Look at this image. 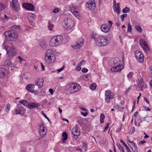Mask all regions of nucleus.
<instances>
[{
  "label": "nucleus",
  "instance_id": "54",
  "mask_svg": "<svg viewBox=\"0 0 152 152\" xmlns=\"http://www.w3.org/2000/svg\"><path fill=\"white\" fill-rule=\"evenodd\" d=\"M90 88L92 90H94L96 89V86H89Z\"/></svg>",
  "mask_w": 152,
  "mask_h": 152
},
{
  "label": "nucleus",
  "instance_id": "51",
  "mask_svg": "<svg viewBox=\"0 0 152 152\" xmlns=\"http://www.w3.org/2000/svg\"><path fill=\"white\" fill-rule=\"evenodd\" d=\"M88 71V69L86 68H84L83 69L81 70V71L83 73H86Z\"/></svg>",
  "mask_w": 152,
  "mask_h": 152
},
{
  "label": "nucleus",
  "instance_id": "33",
  "mask_svg": "<svg viewBox=\"0 0 152 152\" xmlns=\"http://www.w3.org/2000/svg\"><path fill=\"white\" fill-rule=\"evenodd\" d=\"M105 96V97H110V96L111 97V96H113V94L111 93L110 91L108 90L106 91Z\"/></svg>",
  "mask_w": 152,
  "mask_h": 152
},
{
  "label": "nucleus",
  "instance_id": "21",
  "mask_svg": "<svg viewBox=\"0 0 152 152\" xmlns=\"http://www.w3.org/2000/svg\"><path fill=\"white\" fill-rule=\"evenodd\" d=\"M15 114H20L23 115L25 113L24 109L21 107H18L15 110Z\"/></svg>",
  "mask_w": 152,
  "mask_h": 152
},
{
  "label": "nucleus",
  "instance_id": "5",
  "mask_svg": "<svg viewBox=\"0 0 152 152\" xmlns=\"http://www.w3.org/2000/svg\"><path fill=\"white\" fill-rule=\"evenodd\" d=\"M74 25V21L70 18H65L63 22V26L65 29L67 30L71 29Z\"/></svg>",
  "mask_w": 152,
  "mask_h": 152
},
{
  "label": "nucleus",
  "instance_id": "6",
  "mask_svg": "<svg viewBox=\"0 0 152 152\" xmlns=\"http://www.w3.org/2000/svg\"><path fill=\"white\" fill-rule=\"evenodd\" d=\"M3 48L6 50L7 55L10 57L13 56L16 54V49L13 46L4 45Z\"/></svg>",
  "mask_w": 152,
  "mask_h": 152
},
{
  "label": "nucleus",
  "instance_id": "10",
  "mask_svg": "<svg viewBox=\"0 0 152 152\" xmlns=\"http://www.w3.org/2000/svg\"><path fill=\"white\" fill-rule=\"evenodd\" d=\"M140 44L141 47L143 48L144 51L147 52L149 50L148 45L145 40L143 39H141L140 40Z\"/></svg>",
  "mask_w": 152,
  "mask_h": 152
},
{
  "label": "nucleus",
  "instance_id": "18",
  "mask_svg": "<svg viewBox=\"0 0 152 152\" xmlns=\"http://www.w3.org/2000/svg\"><path fill=\"white\" fill-rule=\"evenodd\" d=\"M123 67L122 65L119 64L112 67L110 70L112 72H119L121 71Z\"/></svg>",
  "mask_w": 152,
  "mask_h": 152
},
{
  "label": "nucleus",
  "instance_id": "29",
  "mask_svg": "<svg viewBox=\"0 0 152 152\" xmlns=\"http://www.w3.org/2000/svg\"><path fill=\"white\" fill-rule=\"evenodd\" d=\"M63 138L62 139L63 143H64L65 141L67 139L68 135L66 132H64L62 134Z\"/></svg>",
  "mask_w": 152,
  "mask_h": 152
},
{
  "label": "nucleus",
  "instance_id": "16",
  "mask_svg": "<svg viewBox=\"0 0 152 152\" xmlns=\"http://www.w3.org/2000/svg\"><path fill=\"white\" fill-rule=\"evenodd\" d=\"M84 40L82 38L79 39L77 42L76 44L72 46L74 49H78L82 47L83 44Z\"/></svg>",
  "mask_w": 152,
  "mask_h": 152
},
{
  "label": "nucleus",
  "instance_id": "15",
  "mask_svg": "<svg viewBox=\"0 0 152 152\" xmlns=\"http://www.w3.org/2000/svg\"><path fill=\"white\" fill-rule=\"evenodd\" d=\"M46 128L44 126V124H42L40 126V129L39 132L42 137H44L46 136V134L47 132L46 130V131L45 130Z\"/></svg>",
  "mask_w": 152,
  "mask_h": 152
},
{
  "label": "nucleus",
  "instance_id": "55",
  "mask_svg": "<svg viewBox=\"0 0 152 152\" xmlns=\"http://www.w3.org/2000/svg\"><path fill=\"white\" fill-rule=\"evenodd\" d=\"M120 141L121 142H122L123 143V145L125 147H126L127 146V145L125 143V142H124V141L123 140H120Z\"/></svg>",
  "mask_w": 152,
  "mask_h": 152
},
{
  "label": "nucleus",
  "instance_id": "37",
  "mask_svg": "<svg viewBox=\"0 0 152 152\" xmlns=\"http://www.w3.org/2000/svg\"><path fill=\"white\" fill-rule=\"evenodd\" d=\"M82 146H83L82 148H83V149H84L85 151H86V149L87 147V143L84 142H82Z\"/></svg>",
  "mask_w": 152,
  "mask_h": 152
},
{
  "label": "nucleus",
  "instance_id": "32",
  "mask_svg": "<svg viewBox=\"0 0 152 152\" xmlns=\"http://www.w3.org/2000/svg\"><path fill=\"white\" fill-rule=\"evenodd\" d=\"M81 77L84 80H87L90 79V76L89 75L86 74L81 76Z\"/></svg>",
  "mask_w": 152,
  "mask_h": 152
},
{
  "label": "nucleus",
  "instance_id": "49",
  "mask_svg": "<svg viewBox=\"0 0 152 152\" xmlns=\"http://www.w3.org/2000/svg\"><path fill=\"white\" fill-rule=\"evenodd\" d=\"M64 65L62 67L57 69V70L58 72V73L60 72L64 69Z\"/></svg>",
  "mask_w": 152,
  "mask_h": 152
},
{
  "label": "nucleus",
  "instance_id": "12",
  "mask_svg": "<svg viewBox=\"0 0 152 152\" xmlns=\"http://www.w3.org/2000/svg\"><path fill=\"white\" fill-rule=\"evenodd\" d=\"M10 4L12 8L16 11H18L20 9L19 4L17 0H12Z\"/></svg>",
  "mask_w": 152,
  "mask_h": 152
},
{
  "label": "nucleus",
  "instance_id": "28",
  "mask_svg": "<svg viewBox=\"0 0 152 152\" xmlns=\"http://www.w3.org/2000/svg\"><path fill=\"white\" fill-rule=\"evenodd\" d=\"M4 64L5 65L8 66L10 67L14 66L13 64L11 63V62L10 60H6L5 61Z\"/></svg>",
  "mask_w": 152,
  "mask_h": 152
},
{
  "label": "nucleus",
  "instance_id": "25",
  "mask_svg": "<svg viewBox=\"0 0 152 152\" xmlns=\"http://www.w3.org/2000/svg\"><path fill=\"white\" fill-rule=\"evenodd\" d=\"M44 80L42 78H39L35 81L36 86H43Z\"/></svg>",
  "mask_w": 152,
  "mask_h": 152
},
{
  "label": "nucleus",
  "instance_id": "47",
  "mask_svg": "<svg viewBox=\"0 0 152 152\" xmlns=\"http://www.w3.org/2000/svg\"><path fill=\"white\" fill-rule=\"evenodd\" d=\"M117 145L118 146V147L119 149L120 150L122 151L123 150V149H124L123 148V147L121 146V145L120 144H117Z\"/></svg>",
  "mask_w": 152,
  "mask_h": 152
},
{
  "label": "nucleus",
  "instance_id": "41",
  "mask_svg": "<svg viewBox=\"0 0 152 152\" xmlns=\"http://www.w3.org/2000/svg\"><path fill=\"white\" fill-rule=\"evenodd\" d=\"M54 27V25L53 24H51L50 23H48V27L49 30L50 31H52V29Z\"/></svg>",
  "mask_w": 152,
  "mask_h": 152
},
{
  "label": "nucleus",
  "instance_id": "4",
  "mask_svg": "<svg viewBox=\"0 0 152 152\" xmlns=\"http://www.w3.org/2000/svg\"><path fill=\"white\" fill-rule=\"evenodd\" d=\"M96 41V44L99 47L107 45L109 43L107 37L105 36H100Z\"/></svg>",
  "mask_w": 152,
  "mask_h": 152
},
{
  "label": "nucleus",
  "instance_id": "26",
  "mask_svg": "<svg viewBox=\"0 0 152 152\" xmlns=\"http://www.w3.org/2000/svg\"><path fill=\"white\" fill-rule=\"evenodd\" d=\"M137 83L138 86H143L144 82L142 78L141 77H139L137 80Z\"/></svg>",
  "mask_w": 152,
  "mask_h": 152
},
{
  "label": "nucleus",
  "instance_id": "62",
  "mask_svg": "<svg viewBox=\"0 0 152 152\" xmlns=\"http://www.w3.org/2000/svg\"><path fill=\"white\" fill-rule=\"evenodd\" d=\"M49 91L51 95H52L53 93V90L52 89H49Z\"/></svg>",
  "mask_w": 152,
  "mask_h": 152
},
{
  "label": "nucleus",
  "instance_id": "9",
  "mask_svg": "<svg viewBox=\"0 0 152 152\" xmlns=\"http://www.w3.org/2000/svg\"><path fill=\"white\" fill-rule=\"evenodd\" d=\"M134 55L136 59L140 63H142L144 61V55L139 50L135 51Z\"/></svg>",
  "mask_w": 152,
  "mask_h": 152
},
{
  "label": "nucleus",
  "instance_id": "2",
  "mask_svg": "<svg viewBox=\"0 0 152 152\" xmlns=\"http://www.w3.org/2000/svg\"><path fill=\"white\" fill-rule=\"evenodd\" d=\"M5 39L7 41H15L18 38V34L14 30H12L6 31L4 33Z\"/></svg>",
  "mask_w": 152,
  "mask_h": 152
},
{
  "label": "nucleus",
  "instance_id": "39",
  "mask_svg": "<svg viewBox=\"0 0 152 152\" xmlns=\"http://www.w3.org/2000/svg\"><path fill=\"white\" fill-rule=\"evenodd\" d=\"M113 98V96H111V97H105V101L107 103H108L110 102V99H112Z\"/></svg>",
  "mask_w": 152,
  "mask_h": 152
},
{
  "label": "nucleus",
  "instance_id": "45",
  "mask_svg": "<svg viewBox=\"0 0 152 152\" xmlns=\"http://www.w3.org/2000/svg\"><path fill=\"white\" fill-rule=\"evenodd\" d=\"M10 109V105L9 104H7L6 106V111L7 112H8Z\"/></svg>",
  "mask_w": 152,
  "mask_h": 152
},
{
  "label": "nucleus",
  "instance_id": "17",
  "mask_svg": "<svg viewBox=\"0 0 152 152\" xmlns=\"http://www.w3.org/2000/svg\"><path fill=\"white\" fill-rule=\"evenodd\" d=\"M86 6L91 10H94L95 8V3L94 0H91L86 3L85 4Z\"/></svg>",
  "mask_w": 152,
  "mask_h": 152
},
{
  "label": "nucleus",
  "instance_id": "50",
  "mask_svg": "<svg viewBox=\"0 0 152 152\" xmlns=\"http://www.w3.org/2000/svg\"><path fill=\"white\" fill-rule=\"evenodd\" d=\"M18 59L19 60V64H20L24 60V59L20 56L18 57Z\"/></svg>",
  "mask_w": 152,
  "mask_h": 152
},
{
  "label": "nucleus",
  "instance_id": "7",
  "mask_svg": "<svg viewBox=\"0 0 152 152\" xmlns=\"http://www.w3.org/2000/svg\"><path fill=\"white\" fill-rule=\"evenodd\" d=\"M19 103L22 104L25 107H28L30 109H32L34 108H37L40 106L39 104L37 103L30 102L28 103L27 101L25 100H22L19 101Z\"/></svg>",
  "mask_w": 152,
  "mask_h": 152
},
{
  "label": "nucleus",
  "instance_id": "24",
  "mask_svg": "<svg viewBox=\"0 0 152 152\" xmlns=\"http://www.w3.org/2000/svg\"><path fill=\"white\" fill-rule=\"evenodd\" d=\"M7 72V70L4 68H0V78L4 76Z\"/></svg>",
  "mask_w": 152,
  "mask_h": 152
},
{
  "label": "nucleus",
  "instance_id": "23",
  "mask_svg": "<svg viewBox=\"0 0 152 152\" xmlns=\"http://www.w3.org/2000/svg\"><path fill=\"white\" fill-rule=\"evenodd\" d=\"M113 8L114 12H117L118 14H119L120 13L121 9L120 8V3H118L115 6L113 7Z\"/></svg>",
  "mask_w": 152,
  "mask_h": 152
},
{
  "label": "nucleus",
  "instance_id": "42",
  "mask_svg": "<svg viewBox=\"0 0 152 152\" xmlns=\"http://www.w3.org/2000/svg\"><path fill=\"white\" fill-rule=\"evenodd\" d=\"M127 16V14H124L121 15L120 16L121 20L124 21V18Z\"/></svg>",
  "mask_w": 152,
  "mask_h": 152
},
{
  "label": "nucleus",
  "instance_id": "40",
  "mask_svg": "<svg viewBox=\"0 0 152 152\" xmlns=\"http://www.w3.org/2000/svg\"><path fill=\"white\" fill-rule=\"evenodd\" d=\"M133 74L132 72H131L129 73L127 75V77L129 79H131L132 78Z\"/></svg>",
  "mask_w": 152,
  "mask_h": 152
},
{
  "label": "nucleus",
  "instance_id": "59",
  "mask_svg": "<svg viewBox=\"0 0 152 152\" xmlns=\"http://www.w3.org/2000/svg\"><path fill=\"white\" fill-rule=\"evenodd\" d=\"M41 69L42 71H44L45 70V66L42 63H41Z\"/></svg>",
  "mask_w": 152,
  "mask_h": 152
},
{
  "label": "nucleus",
  "instance_id": "27",
  "mask_svg": "<svg viewBox=\"0 0 152 152\" xmlns=\"http://www.w3.org/2000/svg\"><path fill=\"white\" fill-rule=\"evenodd\" d=\"M99 37L96 33L94 32H93L91 35V38L95 40L96 43V41L98 39Z\"/></svg>",
  "mask_w": 152,
  "mask_h": 152
},
{
  "label": "nucleus",
  "instance_id": "63",
  "mask_svg": "<svg viewBox=\"0 0 152 152\" xmlns=\"http://www.w3.org/2000/svg\"><path fill=\"white\" fill-rule=\"evenodd\" d=\"M145 142H146V141H145L142 140V141H141L140 142L139 144H141V145H142Z\"/></svg>",
  "mask_w": 152,
  "mask_h": 152
},
{
  "label": "nucleus",
  "instance_id": "3",
  "mask_svg": "<svg viewBox=\"0 0 152 152\" xmlns=\"http://www.w3.org/2000/svg\"><path fill=\"white\" fill-rule=\"evenodd\" d=\"M63 37L61 35H58L53 37L50 40V45L51 47H55L61 45L63 42Z\"/></svg>",
  "mask_w": 152,
  "mask_h": 152
},
{
  "label": "nucleus",
  "instance_id": "38",
  "mask_svg": "<svg viewBox=\"0 0 152 152\" xmlns=\"http://www.w3.org/2000/svg\"><path fill=\"white\" fill-rule=\"evenodd\" d=\"M130 11V9L129 7H125L123 10L122 12L124 13H126Z\"/></svg>",
  "mask_w": 152,
  "mask_h": 152
},
{
  "label": "nucleus",
  "instance_id": "60",
  "mask_svg": "<svg viewBox=\"0 0 152 152\" xmlns=\"http://www.w3.org/2000/svg\"><path fill=\"white\" fill-rule=\"evenodd\" d=\"M131 88V87H129L126 90V91L124 92L125 94H126L129 92V91L130 90Z\"/></svg>",
  "mask_w": 152,
  "mask_h": 152
},
{
  "label": "nucleus",
  "instance_id": "1",
  "mask_svg": "<svg viewBox=\"0 0 152 152\" xmlns=\"http://www.w3.org/2000/svg\"><path fill=\"white\" fill-rule=\"evenodd\" d=\"M45 60L48 64L53 63L55 60V55L54 52L51 50H47L45 53Z\"/></svg>",
  "mask_w": 152,
  "mask_h": 152
},
{
  "label": "nucleus",
  "instance_id": "52",
  "mask_svg": "<svg viewBox=\"0 0 152 152\" xmlns=\"http://www.w3.org/2000/svg\"><path fill=\"white\" fill-rule=\"evenodd\" d=\"M41 113L42 115H43L44 117L46 118L48 121H49V118L44 113V112L42 111Z\"/></svg>",
  "mask_w": 152,
  "mask_h": 152
},
{
  "label": "nucleus",
  "instance_id": "8",
  "mask_svg": "<svg viewBox=\"0 0 152 152\" xmlns=\"http://www.w3.org/2000/svg\"><path fill=\"white\" fill-rule=\"evenodd\" d=\"M108 22V25L107 24H103L101 26V31L105 33H107L110 31L113 24L112 22L111 21H109Z\"/></svg>",
  "mask_w": 152,
  "mask_h": 152
},
{
  "label": "nucleus",
  "instance_id": "11",
  "mask_svg": "<svg viewBox=\"0 0 152 152\" xmlns=\"http://www.w3.org/2000/svg\"><path fill=\"white\" fill-rule=\"evenodd\" d=\"M78 126L76 125L72 130V134L73 135L74 138L75 139H77L78 136L80 134V131L78 130Z\"/></svg>",
  "mask_w": 152,
  "mask_h": 152
},
{
  "label": "nucleus",
  "instance_id": "57",
  "mask_svg": "<svg viewBox=\"0 0 152 152\" xmlns=\"http://www.w3.org/2000/svg\"><path fill=\"white\" fill-rule=\"evenodd\" d=\"M81 114L83 115V116L85 117L88 114L87 112H86L85 113H84L82 112H81Z\"/></svg>",
  "mask_w": 152,
  "mask_h": 152
},
{
  "label": "nucleus",
  "instance_id": "61",
  "mask_svg": "<svg viewBox=\"0 0 152 152\" xmlns=\"http://www.w3.org/2000/svg\"><path fill=\"white\" fill-rule=\"evenodd\" d=\"M81 68L80 66H77L76 68V70L78 71H80L81 69Z\"/></svg>",
  "mask_w": 152,
  "mask_h": 152
},
{
  "label": "nucleus",
  "instance_id": "64",
  "mask_svg": "<svg viewBox=\"0 0 152 152\" xmlns=\"http://www.w3.org/2000/svg\"><path fill=\"white\" fill-rule=\"evenodd\" d=\"M116 0H113V7L115 6L116 5Z\"/></svg>",
  "mask_w": 152,
  "mask_h": 152
},
{
  "label": "nucleus",
  "instance_id": "13",
  "mask_svg": "<svg viewBox=\"0 0 152 152\" xmlns=\"http://www.w3.org/2000/svg\"><path fill=\"white\" fill-rule=\"evenodd\" d=\"M77 7H71L69 6L68 10L70 11L77 18H78L80 15V13L79 12L76 10Z\"/></svg>",
  "mask_w": 152,
  "mask_h": 152
},
{
  "label": "nucleus",
  "instance_id": "46",
  "mask_svg": "<svg viewBox=\"0 0 152 152\" xmlns=\"http://www.w3.org/2000/svg\"><path fill=\"white\" fill-rule=\"evenodd\" d=\"M86 62V61L85 60H83L81 62L79 63L78 65L79 66H81L82 65H84Z\"/></svg>",
  "mask_w": 152,
  "mask_h": 152
},
{
  "label": "nucleus",
  "instance_id": "48",
  "mask_svg": "<svg viewBox=\"0 0 152 152\" xmlns=\"http://www.w3.org/2000/svg\"><path fill=\"white\" fill-rule=\"evenodd\" d=\"M109 124H110V123H107V126L105 127L104 129V130L103 131V132H106V131L108 129Z\"/></svg>",
  "mask_w": 152,
  "mask_h": 152
},
{
  "label": "nucleus",
  "instance_id": "53",
  "mask_svg": "<svg viewBox=\"0 0 152 152\" xmlns=\"http://www.w3.org/2000/svg\"><path fill=\"white\" fill-rule=\"evenodd\" d=\"M115 108L117 109H123L124 107H122L121 106H120L119 105H117L115 106Z\"/></svg>",
  "mask_w": 152,
  "mask_h": 152
},
{
  "label": "nucleus",
  "instance_id": "58",
  "mask_svg": "<svg viewBox=\"0 0 152 152\" xmlns=\"http://www.w3.org/2000/svg\"><path fill=\"white\" fill-rule=\"evenodd\" d=\"M29 16L30 17H32V18H33L34 19H35V18H36V17H35V15H34L33 14H30L29 15Z\"/></svg>",
  "mask_w": 152,
  "mask_h": 152
},
{
  "label": "nucleus",
  "instance_id": "14",
  "mask_svg": "<svg viewBox=\"0 0 152 152\" xmlns=\"http://www.w3.org/2000/svg\"><path fill=\"white\" fill-rule=\"evenodd\" d=\"M81 88V86H67V90L70 93H72L77 91Z\"/></svg>",
  "mask_w": 152,
  "mask_h": 152
},
{
  "label": "nucleus",
  "instance_id": "35",
  "mask_svg": "<svg viewBox=\"0 0 152 152\" xmlns=\"http://www.w3.org/2000/svg\"><path fill=\"white\" fill-rule=\"evenodd\" d=\"M6 7V5L1 3H0V11H2Z\"/></svg>",
  "mask_w": 152,
  "mask_h": 152
},
{
  "label": "nucleus",
  "instance_id": "20",
  "mask_svg": "<svg viewBox=\"0 0 152 152\" xmlns=\"http://www.w3.org/2000/svg\"><path fill=\"white\" fill-rule=\"evenodd\" d=\"M20 82L21 83H25L28 81V78L26 74H23L20 76Z\"/></svg>",
  "mask_w": 152,
  "mask_h": 152
},
{
  "label": "nucleus",
  "instance_id": "43",
  "mask_svg": "<svg viewBox=\"0 0 152 152\" xmlns=\"http://www.w3.org/2000/svg\"><path fill=\"white\" fill-rule=\"evenodd\" d=\"M60 11V9L58 8H55L53 10V13H58Z\"/></svg>",
  "mask_w": 152,
  "mask_h": 152
},
{
  "label": "nucleus",
  "instance_id": "31",
  "mask_svg": "<svg viewBox=\"0 0 152 152\" xmlns=\"http://www.w3.org/2000/svg\"><path fill=\"white\" fill-rule=\"evenodd\" d=\"M135 28L139 32L141 33L142 32V29L141 26L137 24L135 26Z\"/></svg>",
  "mask_w": 152,
  "mask_h": 152
},
{
  "label": "nucleus",
  "instance_id": "19",
  "mask_svg": "<svg viewBox=\"0 0 152 152\" xmlns=\"http://www.w3.org/2000/svg\"><path fill=\"white\" fill-rule=\"evenodd\" d=\"M23 6L24 8L28 10L33 11L34 9V7L32 4L30 3H23Z\"/></svg>",
  "mask_w": 152,
  "mask_h": 152
},
{
  "label": "nucleus",
  "instance_id": "30",
  "mask_svg": "<svg viewBox=\"0 0 152 152\" xmlns=\"http://www.w3.org/2000/svg\"><path fill=\"white\" fill-rule=\"evenodd\" d=\"M118 61H119V59L117 58L111 59L110 61L111 64L112 65L116 64L117 63Z\"/></svg>",
  "mask_w": 152,
  "mask_h": 152
},
{
  "label": "nucleus",
  "instance_id": "22",
  "mask_svg": "<svg viewBox=\"0 0 152 152\" xmlns=\"http://www.w3.org/2000/svg\"><path fill=\"white\" fill-rule=\"evenodd\" d=\"M34 86H26V89L31 93L34 92L35 93H37L38 91L35 89Z\"/></svg>",
  "mask_w": 152,
  "mask_h": 152
},
{
  "label": "nucleus",
  "instance_id": "56",
  "mask_svg": "<svg viewBox=\"0 0 152 152\" xmlns=\"http://www.w3.org/2000/svg\"><path fill=\"white\" fill-rule=\"evenodd\" d=\"M144 109L146 111H150L151 110L148 107H144Z\"/></svg>",
  "mask_w": 152,
  "mask_h": 152
},
{
  "label": "nucleus",
  "instance_id": "36",
  "mask_svg": "<svg viewBox=\"0 0 152 152\" xmlns=\"http://www.w3.org/2000/svg\"><path fill=\"white\" fill-rule=\"evenodd\" d=\"M39 45L42 48H44L46 47V44L44 41H41L39 43Z\"/></svg>",
  "mask_w": 152,
  "mask_h": 152
},
{
  "label": "nucleus",
  "instance_id": "34",
  "mask_svg": "<svg viewBox=\"0 0 152 152\" xmlns=\"http://www.w3.org/2000/svg\"><path fill=\"white\" fill-rule=\"evenodd\" d=\"M104 118V114L103 113H101L100 115V122L101 123H103Z\"/></svg>",
  "mask_w": 152,
  "mask_h": 152
},
{
  "label": "nucleus",
  "instance_id": "44",
  "mask_svg": "<svg viewBox=\"0 0 152 152\" xmlns=\"http://www.w3.org/2000/svg\"><path fill=\"white\" fill-rule=\"evenodd\" d=\"M127 31L129 32H131L132 31V27L130 23L128 24Z\"/></svg>",
  "mask_w": 152,
  "mask_h": 152
}]
</instances>
